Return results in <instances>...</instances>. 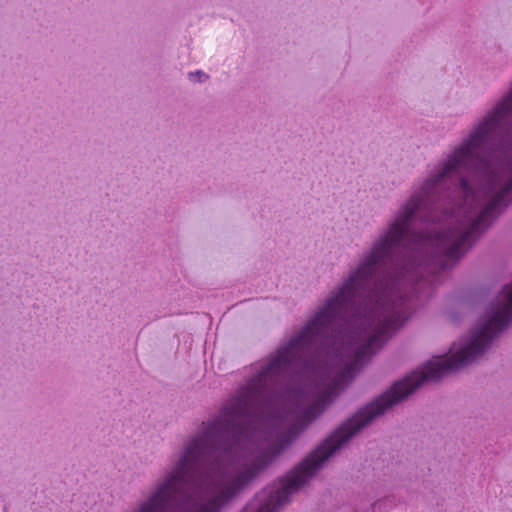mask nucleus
<instances>
[{
	"label": "nucleus",
	"mask_w": 512,
	"mask_h": 512,
	"mask_svg": "<svg viewBox=\"0 0 512 512\" xmlns=\"http://www.w3.org/2000/svg\"><path fill=\"white\" fill-rule=\"evenodd\" d=\"M189 78L191 81H199V82H202L206 79H208V75L205 74L204 72L202 71H197L195 73H189Z\"/></svg>",
	"instance_id": "1"
}]
</instances>
